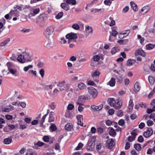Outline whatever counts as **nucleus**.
Listing matches in <instances>:
<instances>
[{"instance_id":"obj_12","label":"nucleus","mask_w":155,"mask_h":155,"mask_svg":"<svg viewBox=\"0 0 155 155\" xmlns=\"http://www.w3.org/2000/svg\"><path fill=\"white\" fill-rule=\"evenodd\" d=\"M22 53L24 57L25 62L30 61H31L32 59L31 58V56L29 53L24 52Z\"/></svg>"},{"instance_id":"obj_42","label":"nucleus","mask_w":155,"mask_h":155,"mask_svg":"<svg viewBox=\"0 0 155 155\" xmlns=\"http://www.w3.org/2000/svg\"><path fill=\"white\" fill-rule=\"evenodd\" d=\"M149 34L151 35H154L155 34V30L153 28H151L148 30Z\"/></svg>"},{"instance_id":"obj_32","label":"nucleus","mask_w":155,"mask_h":155,"mask_svg":"<svg viewBox=\"0 0 155 155\" xmlns=\"http://www.w3.org/2000/svg\"><path fill=\"white\" fill-rule=\"evenodd\" d=\"M26 155H37V154L33 150L30 149L26 152Z\"/></svg>"},{"instance_id":"obj_43","label":"nucleus","mask_w":155,"mask_h":155,"mask_svg":"<svg viewBox=\"0 0 155 155\" xmlns=\"http://www.w3.org/2000/svg\"><path fill=\"white\" fill-rule=\"evenodd\" d=\"M134 147L137 150H140L141 149V145L140 144H136L134 145Z\"/></svg>"},{"instance_id":"obj_10","label":"nucleus","mask_w":155,"mask_h":155,"mask_svg":"<svg viewBox=\"0 0 155 155\" xmlns=\"http://www.w3.org/2000/svg\"><path fill=\"white\" fill-rule=\"evenodd\" d=\"M94 144L95 143L93 141H88L87 145L86 147L87 150L88 152L93 151L94 149Z\"/></svg>"},{"instance_id":"obj_2","label":"nucleus","mask_w":155,"mask_h":155,"mask_svg":"<svg viewBox=\"0 0 155 155\" xmlns=\"http://www.w3.org/2000/svg\"><path fill=\"white\" fill-rule=\"evenodd\" d=\"M66 39H68V43L70 44L71 42H76V40L77 38V34L71 33L66 35Z\"/></svg>"},{"instance_id":"obj_34","label":"nucleus","mask_w":155,"mask_h":155,"mask_svg":"<svg viewBox=\"0 0 155 155\" xmlns=\"http://www.w3.org/2000/svg\"><path fill=\"white\" fill-rule=\"evenodd\" d=\"M9 15L12 16H18L19 15L17 13V11L15 10L12 11H11L9 13Z\"/></svg>"},{"instance_id":"obj_22","label":"nucleus","mask_w":155,"mask_h":155,"mask_svg":"<svg viewBox=\"0 0 155 155\" xmlns=\"http://www.w3.org/2000/svg\"><path fill=\"white\" fill-rule=\"evenodd\" d=\"M28 74L29 75L35 77H37V73L36 71L32 70H30L28 71Z\"/></svg>"},{"instance_id":"obj_21","label":"nucleus","mask_w":155,"mask_h":155,"mask_svg":"<svg viewBox=\"0 0 155 155\" xmlns=\"http://www.w3.org/2000/svg\"><path fill=\"white\" fill-rule=\"evenodd\" d=\"M85 31L86 33L88 35L92 34L93 33V29L91 26H87L86 27Z\"/></svg>"},{"instance_id":"obj_11","label":"nucleus","mask_w":155,"mask_h":155,"mask_svg":"<svg viewBox=\"0 0 155 155\" xmlns=\"http://www.w3.org/2000/svg\"><path fill=\"white\" fill-rule=\"evenodd\" d=\"M151 9L150 6L149 5H147L143 7L140 12V15H144L150 11Z\"/></svg>"},{"instance_id":"obj_60","label":"nucleus","mask_w":155,"mask_h":155,"mask_svg":"<svg viewBox=\"0 0 155 155\" xmlns=\"http://www.w3.org/2000/svg\"><path fill=\"white\" fill-rule=\"evenodd\" d=\"M31 117L28 118L26 117L24 119V120L25 122H26L28 124H29L31 123Z\"/></svg>"},{"instance_id":"obj_8","label":"nucleus","mask_w":155,"mask_h":155,"mask_svg":"<svg viewBox=\"0 0 155 155\" xmlns=\"http://www.w3.org/2000/svg\"><path fill=\"white\" fill-rule=\"evenodd\" d=\"M153 134V130L151 127L147 128L146 131L143 132V136L145 138H148L151 136Z\"/></svg>"},{"instance_id":"obj_30","label":"nucleus","mask_w":155,"mask_h":155,"mask_svg":"<svg viewBox=\"0 0 155 155\" xmlns=\"http://www.w3.org/2000/svg\"><path fill=\"white\" fill-rule=\"evenodd\" d=\"M66 4L68 5H75L76 3V0H64Z\"/></svg>"},{"instance_id":"obj_64","label":"nucleus","mask_w":155,"mask_h":155,"mask_svg":"<svg viewBox=\"0 0 155 155\" xmlns=\"http://www.w3.org/2000/svg\"><path fill=\"white\" fill-rule=\"evenodd\" d=\"M134 137H132L130 136H129L128 137V140L130 142H131L135 139Z\"/></svg>"},{"instance_id":"obj_24","label":"nucleus","mask_w":155,"mask_h":155,"mask_svg":"<svg viewBox=\"0 0 155 155\" xmlns=\"http://www.w3.org/2000/svg\"><path fill=\"white\" fill-rule=\"evenodd\" d=\"M40 11V10L39 8L34 9L33 7L32 12H33V13L29 14L28 15V16H29L30 15H31L32 16H34L35 15L38 14L39 13Z\"/></svg>"},{"instance_id":"obj_56","label":"nucleus","mask_w":155,"mask_h":155,"mask_svg":"<svg viewBox=\"0 0 155 155\" xmlns=\"http://www.w3.org/2000/svg\"><path fill=\"white\" fill-rule=\"evenodd\" d=\"M114 110L113 109H109L108 111V113L110 115H112L114 114Z\"/></svg>"},{"instance_id":"obj_16","label":"nucleus","mask_w":155,"mask_h":155,"mask_svg":"<svg viewBox=\"0 0 155 155\" xmlns=\"http://www.w3.org/2000/svg\"><path fill=\"white\" fill-rule=\"evenodd\" d=\"M33 7L29 5H26L24 6L23 8V12L26 13H30L31 14V12H32Z\"/></svg>"},{"instance_id":"obj_59","label":"nucleus","mask_w":155,"mask_h":155,"mask_svg":"<svg viewBox=\"0 0 155 155\" xmlns=\"http://www.w3.org/2000/svg\"><path fill=\"white\" fill-rule=\"evenodd\" d=\"M104 3L106 5H110L111 3V1L110 0H105Z\"/></svg>"},{"instance_id":"obj_1","label":"nucleus","mask_w":155,"mask_h":155,"mask_svg":"<svg viewBox=\"0 0 155 155\" xmlns=\"http://www.w3.org/2000/svg\"><path fill=\"white\" fill-rule=\"evenodd\" d=\"M107 102L111 107L116 109L120 108L122 105V100L120 98L116 100L114 98H110L108 99Z\"/></svg>"},{"instance_id":"obj_57","label":"nucleus","mask_w":155,"mask_h":155,"mask_svg":"<svg viewBox=\"0 0 155 155\" xmlns=\"http://www.w3.org/2000/svg\"><path fill=\"white\" fill-rule=\"evenodd\" d=\"M39 73L41 75L42 78H43L44 77V70L43 69H41L39 71Z\"/></svg>"},{"instance_id":"obj_3","label":"nucleus","mask_w":155,"mask_h":155,"mask_svg":"<svg viewBox=\"0 0 155 155\" xmlns=\"http://www.w3.org/2000/svg\"><path fill=\"white\" fill-rule=\"evenodd\" d=\"M54 27L53 25L48 27L45 31L44 35L46 38L53 37L52 34L54 31Z\"/></svg>"},{"instance_id":"obj_49","label":"nucleus","mask_w":155,"mask_h":155,"mask_svg":"<svg viewBox=\"0 0 155 155\" xmlns=\"http://www.w3.org/2000/svg\"><path fill=\"white\" fill-rule=\"evenodd\" d=\"M50 128L52 131L53 132L55 131L57 129L56 126L54 124H51Z\"/></svg>"},{"instance_id":"obj_17","label":"nucleus","mask_w":155,"mask_h":155,"mask_svg":"<svg viewBox=\"0 0 155 155\" xmlns=\"http://www.w3.org/2000/svg\"><path fill=\"white\" fill-rule=\"evenodd\" d=\"M100 73L99 71L97 70H96L94 71H93L91 73V76L93 78L97 77V79H94V81L97 83L99 82V80L98 77L100 75Z\"/></svg>"},{"instance_id":"obj_40","label":"nucleus","mask_w":155,"mask_h":155,"mask_svg":"<svg viewBox=\"0 0 155 155\" xmlns=\"http://www.w3.org/2000/svg\"><path fill=\"white\" fill-rule=\"evenodd\" d=\"M134 104L133 102V101L132 100H130L129 101V104L128 105V108L130 110H131L133 107Z\"/></svg>"},{"instance_id":"obj_36","label":"nucleus","mask_w":155,"mask_h":155,"mask_svg":"<svg viewBox=\"0 0 155 155\" xmlns=\"http://www.w3.org/2000/svg\"><path fill=\"white\" fill-rule=\"evenodd\" d=\"M134 88L137 91H139L140 88L139 84L138 82H136L134 84Z\"/></svg>"},{"instance_id":"obj_37","label":"nucleus","mask_w":155,"mask_h":155,"mask_svg":"<svg viewBox=\"0 0 155 155\" xmlns=\"http://www.w3.org/2000/svg\"><path fill=\"white\" fill-rule=\"evenodd\" d=\"M24 6L22 5H17L15 7V10L17 11V10H18L19 11L23 10V8H24Z\"/></svg>"},{"instance_id":"obj_35","label":"nucleus","mask_w":155,"mask_h":155,"mask_svg":"<svg viewBox=\"0 0 155 155\" xmlns=\"http://www.w3.org/2000/svg\"><path fill=\"white\" fill-rule=\"evenodd\" d=\"M109 134L110 136L113 137L115 136L116 134V132L114 129L113 128L110 129Z\"/></svg>"},{"instance_id":"obj_33","label":"nucleus","mask_w":155,"mask_h":155,"mask_svg":"<svg viewBox=\"0 0 155 155\" xmlns=\"http://www.w3.org/2000/svg\"><path fill=\"white\" fill-rule=\"evenodd\" d=\"M78 88L80 90H82L86 88V86L83 83H78Z\"/></svg>"},{"instance_id":"obj_15","label":"nucleus","mask_w":155,"mask_h":155,"mask_svg":"<svg viewBox=\"0 0 155 155\" xmlns=\"http://www.w3.org/2000/svg\"><path fill=\"white\" fill-rule=\"evenodd\" d=\"M65 81L64 80H63L59 82L57 84V86L60 91H63L64 90V84Z\"/></svg>"},{"instance_id":"obj_6","label":"nucleus","mask_w":155,"mask_h":155,"mask_svg":"<svg viewBox=\"0 0 155 155\" xmlns=\"http://www.w3.org/2000/svg\"><path fill=\"white\" fill-rule=\"evenodd\" d=\"M105 19V23L106 24L109 25L110 26H112L115 24V21L111 16L108 15L106 17Z\"/></svg>"},{"instance_id":"obj_5","label":"nucleus","mask_w":155,"mask_h":155,"mask_svg":"<svg viewBox=\"0 0 155 155\" xmlns=\"http://www.w3.org/2000/svg\"><path fill=\"white\" fill-rule=\"evenodd\" d=\"M46 38L47 40L45 42V46L46 47H52L54 45V41L53 37H49Z\"/></svg>"},{"instance_id":"obj_18","label":"nucleus","mask_w":155,"mask_h":155,"mask_svg":"<svg viewBox=\"0 0 155 155\" xmlns=\"http://www.w3.org/2000/svg\"><path fill=\"white\" fill-rule=\"evenodd\" d=\"M136 56L138 55H140L143 57H145L146 54L144 51L141 48L137 49L135 53Z\"/></svg>"},{"instance_id":"obj_63","label":"nucleus","mask_w":155,"mask_h":155,"mask_svg":"<svg viewBox=\"0 0 155 155\" xmlns=\"http://www.w3.org/2000/svg\"><path fill=\"white\" fill-rule=\"evenodd\" d=\"M49 137L47 136H45L43 137V140L45 142H48L49 141Z\"/></svg>"},{"instance_id":"obj_13","label":"nucleus","mask_w":155,"mask_h":155,"mask_svg":"<svg viewBox=\"0 0 155 155\" xmlns=\"http://www.w3.org/2000/svg\"><path fill=\"white\" fill-rule=\"evenodd\" d=\"M84 97V96H83L79 97L78 99V101L77 102V104L78 105H79V106L78 108V111L80 112L82 111L84 109V107L81 106L82 105H83V104H82L80 102L81 101V100L82 98L83 99Z\"/></svg>"},{"instance_id":"obj_47","label":"nucleus","mask_w":155,"mask_h":155,"mask_svg":"<svg viewBox=\"0 0 155 155\" xmlns=\"http://www.w3.org/2000/svg\"><path fill=\"white\" fill-rule=\"evenodd\" d=\"M134 62V60L129 59L127 61V65L128 66H130L133 64Z\"/></svg>"},{"instance_id":"obj_19","label":"nucleus","mask_w":155,"mask_h":155,"mask_svg":"<svg viewBox=\"0 0 155 155\" xmlns=\"http://www.w3.org/2000/svg\"><path fill=\"white\" fill-rule=\"evenodd\" d=\"M91 108L93 110L97 111L101 110L103 107L102 104H101L98 106H96L95 105H92L91 106Z\"/></svg>"},{"instance_id":"obj_29","label":"nucleus","mask_w":155,"mask_h":155,"mask_svg":"<svg viewBox=\"0 0 155 155\" xmlns=\"http://www.w3.org/2000/svg\"><path fill=\"white\" fill-rule=\"evenodd\" d=\"M12 139L11 138L8 137L4 139L3 142L5 144H9L12 142Z\"/></svg>"},{"instance_id":"obj_61","label":"nucleus","mask_w":155,"mask_h":155,"mask_svg":"<svg viewBox=\"0 0 155 155\" xmlns=\"http://www.w3.org/2000/svg\"><path fill=\"white\" fill-rule=\"evenodd\" d=\"M54 121V117L52 116L51 114H50L49 115V120H48L49 122H52Z\"/></svg>"},{"instance_id":"obj_26","label":"nucleus","mask_w":155,"mask_h":155,"mask_svg":"<svg viewBox=\"0 0 155 155\" xmlns=\"http://www.w3.org/2000/svg\"><path fill=\"white\" fill-rule=\"evenodd\" d=\"M130 5L133 9L135 11H137L138 10V8L137 5L133 2H130Z\"/></svg>"},{"instance_id":"obj_23","label":"nucleus","mask_w":155,"mask_h":155,"mask_svg":"<svg viewBox=\"0 0 155 155\" xmlns=\"http://www.w3.org/2000/svg\"><path fill=\"white\" fill-rule=\"evenodd\" d=\"M73 128V126L71 123H68L65 126V129L67 130H71Z\"/></svg>"},{"instance_id":"obj_39","label":"nucleus","mask_w":155,"mask_h":155,"mask_svg":"<svg viewBox=\"0 0 155 155\" xmlns=\"http://www.w3.org/2000/svg\"><path fill=\"white\" fill-rule=\"evenodd\" d=\"M102 143L101 142L98 143H97L96 149L97 151H98L101 149Z\"/></svg>"},{"instance_id":"obj_46","label":"nucleus","mask_w":155,"mask_h":155,"mask_svg":"<svg viewBox=\"0 0 155 155\" xmlns=\"http://www.w3.org/2000/svg\"><path fill=\"white\" fill-rule=\"evenodd\" d=\"M130 31L129 30H125L122 32V33L126 37L130 33Z\"/></svg>"},{"instance_id":"obj_54","label":"nucleus","mask_w":155,"mask_h":155,"mask_svg":"<svg viewBox=\"0 0 155 155\" xmlns=\"http://www.w3.org/2000/svg\"><path fill=\"white\" fill-rule=\"evenodd\" d=\"M59 91L60 90L59 89H58L57 88H55L53 91V95L55 96L57 95L58 94L59 92Z\"/></svg>"},{"instance_id":"obj_45","label":"nucleus","mask_w":155,"mask_h":155,"mask_svg":"<svg viewBox=\"0 0 155 155\" xmlns=\"http://www.w3.org/2000/svg\"><path fill=\"white\" fill-rule=\"evenodd\" d=\"M65 116L66 117L68 118H70L72 117V116L71 112L68 110L67 111L65 114Z\"/></svg>"},{"instance_id":"obj_4","label":"nucleus","mask_w":155,"mask_h":155,"mask_svg":"<svg viewBox=\"0 0 155 155\" xmlns=\"http://www.w3.org/2000/svg\"><path fill=\"white\" fill-rule=\"evenodd\" d=\"M47 17L44 14L40 15L36 18V22L40 25H43L45 21L46 20Z\"/></svg>"},{"instance_id":"obj_9","label":"nucleus","mask_w":155,"mask_h":155,"mask_svg":"<svg viewBox=\"0 0 155 155\" xmlns=\"http://www.w3.org/2000/svg\"><path fill=\"white\" fill-rule=\"evenodd\" d=\"M114 145V142L112 139H110L106 142V147L109 149L112 148Z\"/></svg>"},{"instance_id":"obj_55","label":"nucleus","mask_w":155,"mask_h":155,"mask_svg":"<svg viewBox=\"0 0 155 155\" xmlns=\"http://www.w3.org/2000/svg\"><path fill=\"white\" fill-rule=\"evenodd\" d=\"M83 146V144L81 143H79L78 146L76 147V150H79L81 149Z\"/></svg>"},{"instance_id":"obj_48","label":"nucleus","mask_w":155,"mask_h":155,"mask_svg":"<svg viewBox=\"0 0 155 155\" xmlns=\"http://www.w3.org/2000/svg\"><path fill=\"white\" fill-rule=\"evenodd\" d=\"M63 12H60L55 17L57 19H59L63 16Z\"/></svg>"},{"instance_id":"obj_27","label":"nucleus","mask_w":155,"mask_h":155,"mask_svg":"<svg viewBox=\"0 0 155 155\" xmlns=\"http://www.w3.org/2000/svg\"><path fill=\"white\" fill-rule=\"evenodd\" d=\"M10 111V109L6 108L3 106L0 107V112L8 113Z\"/></svg>"},{"instance_id":"obj_20","label":"nucleus","mask_w":155,"mask_h":155,"mask_svg":"<svg viewBox=\"0 0 155 155\" xmlns=\"http://www.w3.org/2000/svg\"><path fill=\"white\" fill-rule=\"evenodd\" d=\"M17 60L18 62L21 63H25L23 53H22V54H20L18 56L17 58Z\"/></svg>"},{"instance_id":"obj_44","label":"nucleus","mask_w":155,"mask_h":155,"mask_svg":"<svg viewBox=\"0 0 155 155\" xmlns=\"http://www.w3.org/2000/svg\"><path fill=\"white\" fill-rule=\"evenodd\" d=\"M72 28L75 30H78L80 28L79 25L77 24H74L72 26Z\"/></svg>"},{"instance_id":"obj_51","label":"nucleus","mask_w":155,"mask_h":155,"mask_svg":"<svg viewBox=\"0 0 155 155\" xmlns=\"http://www.w3.org/2000/svg\"><path fill=\"white\" fill-rule=\"evenodd\" d=\"M33 68L32 65H29L27 66H25L24 68V70L25 71H27L29 69L31 68Z\"/></svg>"},{"instance_id":"obj_14","label":"nucleus","mask_w":155,"mask_h":155,"mask_svg":"<svg viewBox=\"0 0 155 155\" xmlns=\"http://www.w3.org/2000/svg\"><path fill=\"white\" fill-rule=\"evenodd\" d=\"M104 55L101 53H99L95 55L93 57V59L94 61H98L100 59L102 60H104Z\"/></svg>"},{"instance_id":"obj_31","label":"nucleus","mask_w":155,"mask_h":155,"mask_svg":"<svg viewBox=\"0 0 155 155\" xmlns=\"http://www.w3.org/2000/svg\"><path fill=\"white\" fill-rule=\"evenodd\" d=\"M155 47V45L152 44H149L146 45V49L150 50L153 49Z\"/></svg>"},{"instance_id":"obj_7","label":"nucleus","mask_w":155,"mask_h":155,"mask_svg":"<svg viewBox=\"0 0 155 155\" xmlns=\"http://www.w3.org/2000/svg\"><path fill=\"white\" fill-rule=\"evenodd\" d=\"M88 91L90 95L94 98H95L98 94L97 90L92 87L88 88Z\"/></svg>"},{"instance_id":"obj_38","label":"nucleus","mask_w":155,"mask_h":155,"mask_svg":"<svg viewBox=\"0 0 155 155\" xmlns=\"http://www.w3.org/2000/svg\"><path fill=\"white\" fill-rule=\"evenodd\" d=\"M10 41V39L8 38L5 40L3 41L1 43L0 45L1 46H4L7 45V43Z\"/></svg>"},{"instance_id":"obj_58","label":"nucleus","mask_w":155,"mask_h":155,"mask_svg":"<svg viewBox=\"0 0 155 155\" xmlns=\"http://www.w3.org/2000/svg\"><path fill=\"white\" fill-rule=\"evenodd\" d=\"M8 70L13 75L15 74L16 72V71L12 68H9Z\"/></svg>"},{"instance_id":"obj_25","label":"nucleus","mask_w":155,"mask_h":155,"mask_svg":"<svg viewBox=\"0 0 155 155\" xmlns=\"http://www.w3.org/2000/svg\"><path fill=\"white\" fill-rule=\"evenodd\" d=\"M61 6L62 8L66 11H68L70 8L68 5L64 3H61Z\"/></svg>"},{"instance_id":"obj_50","label":"nucleus","mask_w":155,"mask_h":155,"mask_svg":"<svg viewBox=\"0 0 155 155\" xmlns=\"http://www.w3.org/2000/svg\"><path fill=\"white\" fill-rule=\"evenodd\" d=\"M118 49L116 47H113L111 51V53L114 54L118 51Z\"/></svg>"},{"instance_id":"obj_62","label":"nucleus","mask_w":155,"mask_h":155,"mask_svg":"<svg viewBox=\"0 0 155 155\" xmlns=\"http://www.w3.org/2000/svg\"><path fill=\"white\" fill-rule=\"evenodd\" d=\"M153 123L151 120H148L147 122V124L148 126H151L153 125Z\"/></svg>"},{"instance_id":"obj_53","label":"nucleus","mask_w":155,"mask_h":155,"mask_svg":"<svg viewBox=\"0 0 155 155\" xmlns=\"http://www.w3.org/2000/svg\"><path fill=\"white\" fill-rule=\"evenodd\" d=\"M74 105L71 104H68V107L67 109L68 110H71L74 109Z\"/></svg>"},{"instance_id":"obj_28","label":"nucleus","mask_w":155,"mask_h":155,"mask_svg":"<svg viewBox=\"0 0 155 155\" xmlns=\"http://www.w3.org/2000/svg\"><path fill=\"white\" fill-rule=\"evenodd\" d=\"M115 79L113 78H112L107 84L111 87H113L115 86Z\"/></svg>"},{"instance_id":"obj_52","label":"nucleus","mask_w":155,"mask_h":155,"mask_svg":"<svg viewBox=\"0 0 155 155\" xmlns=\"http://www.w3.org/2000/svg\"><path fill=\"white\" fill-rule=\"evenodd\" d=\"M47 115H48L47 114L45 115L44 116H43V117L41 119V120L40 122V123L41 125H42L43 124V123L45 121V120L46 117Z\"/></svg>"},{"instance_id":"obj_41","label":"nucleus","mask_w":155,"mask_h":155,"mask_svg":"<svg viewBox=\"0 0 155 155\" xmlns=\"http://www.w3.org/2000/svg\"><path fill=\"white\" fill-rule=\"evenodd\" d=\"M148 80L150 84H153L154 83L155 80L153 77L151 76H149L148 78Z\"/></svg>"}]
</instances>
